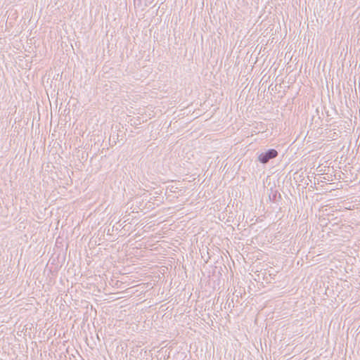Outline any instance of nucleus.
I'll list each match as a JSON object with an SVG mask.
<instances>
[{
  "label": "nucleus",
  "mask_w": 360,
  "mask_h": 360,
  "mask_svg": "<svg viewBox=\"0 0 360 360\" xmlns=\"http://www.w3.org/2000/svg\"><path fill=\"white\" fill-rule=\"evenodd\" d=\"M278 152L275 149H269L266 152L262 153L258 157V160L261 163L266 164L270 160L276 158Z\"/></svg>",
  "instance_id": "obj_1"
}]
</instances>
